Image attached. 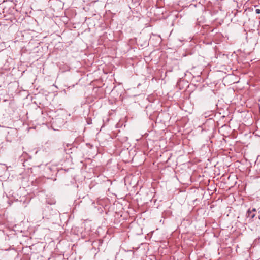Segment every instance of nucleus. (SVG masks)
<instances>
[{"mask_svg": "<svg viewBox=\"0 0 260 260\" xmlns=\"http://www.w3.org/2000/svg\"><path fill=\"white\" fill-rule=\"evenodd\" d=\"M252 213L256 212V209L255 208H253L252 210H251Z\"/></svg>", "mask_w": 260, "mask_h": 260, "instance_id": "obj_3", "label": "nucleus"}, {"mask_svg": "<svg viewBox=\"0 0 260 260\" xmlns=\"http://www.w3.org/2000/svg\"><path fill=\"white\" fill-rule=\"evenodd\" d=\"M255 216V214L252 213L250 209L248 210L246 213L247 218H249V220L251 221L253 220V218Z\"/></svg>", "mask_w": 260, "mask_h": 260, "instance_id": "obj_1", "label": "nucleus"}, {"mask_svg": "<svg viewBox=\"0 0 260 260\" xmlns=\"http://www.w3.org/2000/svg\"><path fill=\"white\" fill-rule=\"evenodd\" d=\"M255 12L256 14H260V9H256L255 10Z\"/></svg>", "mask_w": 260, "mask_h": 260, "instance_id": "obj_2", "label": "nucleus"}]
</instances>
